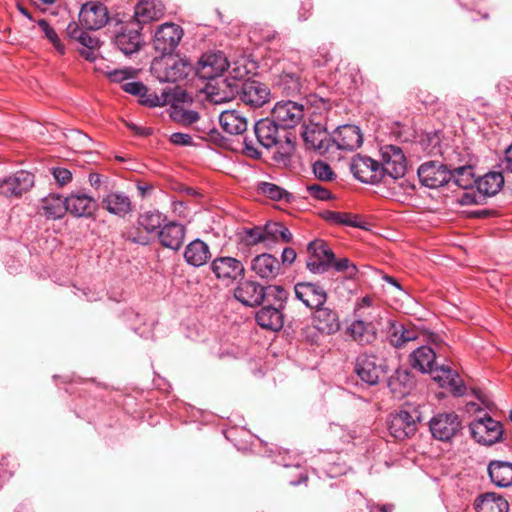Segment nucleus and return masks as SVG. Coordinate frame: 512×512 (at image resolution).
Here are the masks:
<instances>
[{
	"label": "nucleus",
	"mask_w": 512,
	"mask_h": 512,
	"mask_svg": "<svg viewBox=\"0 0 512 512\" xmlns=\"http://www.w3.org/2000/svg\"><path fill=\"white\" fill-rule=\"evenodd\" d=\"M164 14V6L155 0H140L134 7V14L127 20L121 19L120 23L136 25L133 32H140L144 25L157 21Z\"/></svg>",
	"instance_id": "11"
},
{
	"label": "nucleus",
	"mask_w": 512,
	"mask_h": 512,
	"mask_svg": "<svg viewBox=\"0 0 512 512\" xmlns=\"http://www.w3.org/2000/svg\"><path fill=\"white\" fill-rule=\"evenodd\" d=\"M257 143L265 149L275 148L273 159L278 164L287 165L295 151L296 136L282 128L276 121L269 118L258 120L254 124Z\"/></svg>",
	"instance_id": "1"
},
{
	"label": "nucleus",
	"mask_w": 512,
	"mask_h": 512,
	"mask_svg": "<svg viewBox=\"0 0 512 512\" xmlns=\"http://www.w3.org/2000/svg\"><path fill=\"white\" fill-rule=\"evenodd\" d=\"M306 268L313 274H324L331 268L335 254L329 244L322 239L310 241L307 245Z\"/></svg>",
	"instance_id": "7"
},
{
	"label": "nucleus",
	"mask_w": 512,
	"mask_h": 512,
	"mask_svg": "<svg viewBox=\"0 0 512 512\" xmlns=\"http://www.w3.org/2000/svg\"><path fill=\"white\" fill-rule=\"evenodd\" d=\"M387 385L393 396L401 399L408 395L413 388L414 377L408 369L399 368L388 378Z\"/></svg>",
	"instance_id": "33"
},
{
	"label": "nucleus",
	"mask_w": 512,
	"mask_h": 512,
	"mask_svg": "<svg viewBox=\"0 0 512 512\" xmlns=\"http://www.w3.org/2000/svg\"><path fill=\"white\" fill-rule=\"evenodd\" d=\"M351 172L363 183L377 184L383 181L380 162L373 158L357 154L352 158Z\"/></svg>",
	"instance_id": "16"
},
{
	"label": "nucleus",
	"mask_w": 512,
	"mask_h": 512,
	"mask_svg": "<svg viewBox=\"0 0 512 512\" xmlns=\"http://www.w3.org/2000/svg\"><path fill=\"white\" fill-rule=\"evenodd\" d=\"M273 86L286 96L300 94L303 86L301 68L295 63H281L278 72L273 75Z\"/></svg>",
	"instance_id": "6"
},
{
	"label": "nucleus",
	"mask_w": 512,
	"mask_h": 512,
	"mask_svg": "<svg viewBox=\"0 0 512 512\" xmlns=\"http://www.w3.org/2000/svg\"><path fill=\"white\" fill-rule=\"evenodd\" d=\"M230 66V61L222 51L208 52L201 56L196 74L206 80L221 76Z\"/></svg>",
	"instance_id": "15"
},
{
	"label": "nucleus",
	"mask_w": 512,
	"mask_h": 512,
	"mask_svg": "<svg viewBox=\"0 0 512 512\" xmlns=\"http://www.w3.org/2000/svg\"><path fill=\"white\" fill-rule=\"evenodd\" d=\"M257 191L263 196L274 201H280L283 199L289 200L290 197V194L285 189L274 183L266 181L258 183Z\"/></svg>",
	"instance_id": "49"
},
{
	"label": "nucleus",
	"mask_w": 512,
	"mask_h": 512,
	"mask_svg": "<svg viewBox=\"0 0 512 512\" xmlns=\"http://www.w3.org/2000/svg\"><path fill=\"white\" fill-rule=\"evenodd\" d=\"M263 231H265L266 246L278 240L285 243H289L292 240V233L283 223L280 222L266 223L263 226Z\"/></svg>",
	"instance_id": "46"
},
{
	"label": "nucleus",
	"mask_w": 512,
	"mask_h": 512,
	"mask_svg": "<svg viewBox=\"0 0 512 512\" xmlns=\"http://www.w3.org/2000/svg\"><path fill=\"white\" fill-rule=\"evenodd\" d=\"M232 93L235 91L241 102L250 108L257 109L271 101L272 93L269 86L259 80L247 79L240 86H232Z\"/></svg>",
	"instance_id": "4"
},
{
	"label": "nucleus",
	"mask_w": 512,
	"mask_h": 512,
	"mask_svg": "<svg viewBox=\"0 0 512 512\" xmlns=\"http://www.w3.org/2000/svg\"><path fill=\"white\" fill-rule=\"evenodd\" d=\"M210 268L218 280L229 282L242 278L245 272L242 262L230 256L215 258L211 262Z\"/></svg>",
	"instance_id": "20"
},
{
	"label": "nucleus",
	"mask_w": 512,
	"mask_h": 512,
	"mask_svg": "<svg viewBox=\"0 0 512 512\" xmlns=\"http://www.w3.org/2000/svg\"><path fill=\"white\" fill-rule=\"evenodd\" d=\"M411 367L421 373H431L437 366L436 352L429 346L422 345L409 355Z\"/></svg>",
	"instance_id": "34"
},
{
	"label": "nucleus",
	"mask_w": 512,
	"mask_h": 512,
	"mask_svg": "<svg viewBox=\"0 0 512 512\" xmlns=\"http://www.w3.org/2000/svg\"><path fill=\"white\" fill-rule=\"evenodd\" d=\"M185 236L186 227L177 222H169L158 231L161 245L175 251L183 245Z\"/></svg>",
	"instance_id": "29"
},
{
	"label": "nucleus",
	"mask_w": 512,
	"mask_h": 512,
	"mask_svg": "<svg viewBox=\"0 0 512 512\" xmlns=\"http://www.w3.org/2000/svg\"><path fill=\"white\" fill-rule=\"evenodd\" d=\"M265 298L268 304L284 307V303L288 298V292L281 286L278 285H269L264 287Z\"/></svg>",
	"instance_id": "50"
},
{
	"label": "nucleus",
	"mask_w": 512,
	"mask_h": 512,
	"mask_svg": "<svg viewBox=\"0 0 512 512\" xmlns=\"http://www.w3.org/2000/svg\"><path fill=\"white\" fill-rule=\"evenodd\" d=\"M45 37L49 40V42L54 46L60 55L65 54V46L61 43L59 34H45Z\"/></svg>",
	"instance_id": "63"
},
{
	"label": "nucleus",
	"mask_w": 512,
	"mask_h": 512,
	"mask_svg": "<svg viewBox=\"0 0 512 512\" xmlns=\"http://www.w3.org/2000/svg\"><path fill=\"white\" fill-rule=\"evenodd\" d=\"M139 102L147 107H156L165 104L166 100H161L155 93H149L146 88L145 96L139 97Z\"/></svg>",
	"instance_id": "58"
},
{
	"label": "nucleus",
	"mask_w": 512,
	"mask_h": 512,
	"mask_svg": "<svg viewBox=\"0 0 512 512\" xmlns=\"http://www.w3.org/2000/svg\"><path fill=\"white\" fill-rule=\"evenodd\" d=\"M42 214L47 219H60L67 211L66 198L60 195L51 194L42 199Z\"/></svg>",
	"instance_id": "42"
},
{
	"label": "nucleus",
	"mask_w": 512,
	"mask_h": 512,
	"mask_svg": "<svg viewBox=\"0 0 512 512\" xmlns=\"http://www.w3.org/2000/svg\"><path fill=\"white\" fill-rule=\"evenodd\" d=\"M219 123L222 129L231 134L239 135L247 130V119L236 110H226L219 115Z\"/></svg>",
	"instance_id": "39"
},
{
	"label": "nucleus",
	"mask_w": 512,
	"mask_h": 512,
	"mask_svg": "<svg viewBox=\"0 0 512 512\" xmlns=\"http://www.w3.org/2000/svg\"><path fill=\"white\" fill-rule=\"evenodd\" d=\"M420 420L421 414L416 408L401 409L389 415L388 430L395 439L405 440L416 433Z\"/></svg>",
	"instance_id": "5"
},
{
	"label": "nucleus",
	"mask_w": 512,
	"mask_h": 512,
	"mask_svg": "<svg viewBox=\"0 0 512 512\" xmlns=\"http://www.w3.org/2000/svg\"><path fill=\"white\" fill-rule=\"evenodd\" d=\"M324 218L333 224L366 229V222L363 221L360 216L352 213L326 211Z\"/></svg>",
	"instance_id": "45"
},
{
	"label": "nucleus",
	"mask_w": 512,
	"mask_h": 512,
	"mask_svg": "<svg viewBox=\"0 0 512 512\" xmlns=\"http://www.w3.org/2000/svg\"><path fill=\"white\" fill-rule=\"evenodd\" d=\"M417 174L422 185L435 189L451 183L448 161L445 164L428 161L420 165Z\"/></svg>",
	"instance_id": "13"
},
{
	"label": "nucleus",
	"mask_w": 512,
	"mask_h": 512,
	"mask_svg": "<svg viewBox=\"0 0 512 512\" xmlns=\"http://www.w3.org/2000/svg\"><path fill=\"white\" fill-rule=\"evenodd\" d=\"M294 292L295 297L311 309L323 306L327 300L325 289L317 283L299 282L294 286Z\"/></svg>",
	"instance_id": "21"
},
{
	"label": "nucleus",
	"mask_w": 512,
	"mask_h": 512,
	"mask_svg": "<svg viewBox=\"0 0 512 512\" xmlns=\"http://www.w3.org/2000/svg\"><path fill=\"white\" fill-rule=\"evenodd\" d=\"M211 258L209 245L201 239L191 241L184 250V259L190 266L201 267Z\"/></svg>",
	"instance_id": "36"
},
{
	"label": "nucleus",
	"mask_w": 512,
	"mask_h": 512,
	"mask_svg": "<svg viewBox=\"0 0 512 512\" xmlns=\"http://www.w3.org/2000/svg\"><path fill=\"white\" fill-rule=\"evenodd\" d=\"M469 429L473 439L483 445L495 444L503 435L502 424L488 415L472 421Z\"/></svg>",
	"instance_id": "12"
},
{
	"label": "nucleus",
	"mask_w": 512,
	"mask_h": 512,
	"mask_svg": "<svg viewBox=\"0 0 512 512\" xmlns=\"http://www.w3.org/2000/svg\"><path fill=\"white\" fill-rule=\"evenodd\" d=\"M332 146L339 150L353 151L363 143V135L356 125L346 124L339 126L333 133Z\"/></svg>",
	"instance_id": "22"
},
{
	"label": "nucleus",
	"mask_w": 512,
	"mask_h": 512,
	"mask_svg": "<svg viewBox=\"0 0 512 512\" xmlns=\"http://www.w3.org/2000/svg\"><path fill=\"white\" fill-rule=\"evenodd\" d=\"M275 121L285 130L296 127L304 118V105L287 100L277 102L272 109Z\"/></svg>",
	"instance_id": "17"
},
{
	"label": "nucleus",
	"mask_w": 512,
	"mask_h": 512,
	"mask_svg": "<svg viewBox=\"0 0 512 512\" xmlns=\"http://www.w3.org/2000/svg\"><path fill=\"white\" fill-rule=\"evenodd\" d=\"M251 269L260 278L273 280L279 275L281 264L272 254L263 253L253 258Z\"/></svg>",
	"instance_id": "28"
},
{
	"label": "nucleus",
	"mask_w": 512,
	"mask_h": 512,
	"mask_svg": "<svg viewBox=\"0 0 512 512\" xmlns=\"http://www.w3.org/2000/svg\"><path fill=\"white\" fill-rule=\"evenodd\" d=\"M432 379L440 387L449 390L455 396H462L466 392V387L459 374L445 365L436 366L430 373Z\"/></svg>",
	"instance_id": "23"
},
{
	"label": "nucleus",
	"mask_w": 512,
	"mask_h": 512,
	"mask_svg": "<svg viewBox=\"0 0 512 512\" xmlns=\"http://www.w3.org/2000/svg\"><path fill=\"white\" fill-rule=\"evenodd\" d=\"M109 20L107 7L99 1L85 3L79 12V23L88 31L103 28Z\"/></svg>",
	"instance_id": "18"
},
{
	"label": "nucleus",
	"mask_w": 512,
	"mask_h": 512,
	"mask_svg": "<svg viewBox=\"0 0 512 512\" xmlns=\"http://www.w3.org/2000/svg\"><path fill=\"white\" fill-rule=\"evenodd\" d=\"M234 296L245 306H257L264 301V287L255 281L246 280L238 285L234 291Z\"/></svg>",
	"instance_id": "27"
},
{
	"label": "nucleus",
	"mask_w": 512,
	"mask_h": 512,
	"mask_svg": "<svg viewBox=\"0 0 512 512\" xmlns=\"http://www.w3.org/2000/svg\"><path fill=\"white\" fill-rule=\"evenodd\" d=\"M182 34H154V49L161 53V57L172 56V53L179 45Z\"/></svg>",
	"instance_id": "43"
},
{
	"label": "nucleus",
	"mask_w": 512,
	"mask_h": 512,
	"mask_svg": "<svg viewBox=\"0 0 512 512\" xmlns=\"http://www.w3.org/2000/svg\"><path fill=\"white\" fill-rule=\"evenodd\" d=\"M165 216L159 211H145L140 213L137 218V225L147 234H154L162 228Z\"/></svg>",
	"instance_id": "44"
},
{
	"label": "nucleus",
	"mask_w": 512,
	"mask_h": 512,
	"mask_svg": "<svg viewBox=\"0 0 512 512\" xmlns=\"http://www.w3.org/2000/svg\"><path fill=\"white\" fill-rule=\"evenodd\" d=\"M372 299L368 296H365L361 299V301L357 304L355 309L356 317H372L370 312H366V310L371 308Z\"/></svg>",
	"instance_id": "59"
},
{
	"label": "nucleus",
	"mask_w": 512,
	"mask_h": 512,
	"mask_svg": "<svg viewBox=\"0 0 512 512\" xmlns=\"http://www.w3.org/2000/svg\"><path fill=\"white\" fill-rule=\"evenodd\" d=\"M476 512H509L508 501L494 492L479 495L474 501Z\"/></svg>",
	"instance_id": "38"
},
{
	"label": "nucleus",
	"mask_w": 512,
	"mask_h": 512,
	"mask_svg": "<svg viewBox=\"0 0 512 512\" xmlns=\"http://www.w3.org/2000/svg\"><path fill=\"white\" fill-rule=\"evenodd\" d=\"M170 116L173 120L183 124H192L199 119V113L197 111L186 110L178 105H173Z\"/></svg>",
	"instance_id": "52"
},
{
	"label": "nucleus",
	"mask_w": 512,
	"mask_h": 512,
	"mask_svg": "<svg viewBox=\"0 0 512 512\" xmlns=\"http://www.w3.org/2000/svg\"><path fill=\"white\" fill-rule=\"evenodd\" d=\"M432 379L440 387L449 390L455 396H462L466 392V387L459 374L445 365L436 366L430 373Z\"/></svg>",
	"instance_id": "24"
},
{
	"label": "nucleus",
	"mask_w": 512,
	"mask_h": 512,
	"mask_svg": "<svg viewBox=\"0 0 512 512\" xmlns=\"http://www.w3.org/2000/svg\"><path fill=\"white\" fill-rule=\"evenodd\" d=\"M258 69L256 61L247 55H240L230 62L227 69L229 76L234 80H243L250 74H255Z\"/></svg>",
	"instance_id": "41"
},
{
	"label": "nucleus",
	"mask_w": 512,
	"mask_h": 512,
	"mask_svg": "<svg viewBox=\"0 0 512 512\" xmlns=\"http://www.w3.org/2000/svg\"><path fill=\"white\" fill-rule=\"evenodd\" d=\"M129 77H131V73L127 69L114 70L108 74V78L112 82H122L123 80H126Z\"/></svg>",
	"instance_id": "62"
},
{
	"label": "nucleus",
	"mask_w": 512,
	"mask_h": 512,
	"mask_svg": "<svg viewBox=\"0 0 512 512\" xmlns=\"http://www.w3.org/2000/svg\"><path fill=\"white\" fill-rule=\"evenodd\" d=\"M389 331L388 338L392 346L402 348L407 343L415 341L419 338L420 332L414 326H406L399 322L392 320L388 321Z\"/></svg>",
	"instance_id": "30"
},
{
	"label": "nucleus",
	"mask_w": 512,
	"mask_h": 512,
	"mask_svg": "<svg viewBox=\"0 0 512 512\" xmlns=\"http://www.w3.org/2000/svg\"><path fill=\"white\" fill-rule=\"evenodd\" d=\"M331 268L336 272L343 273L348 279L355 278L358 273L357 266L346 257L340 259L335 258L331 263Z\"/></svg>",
	"instance_id": "53"
},
{
	"label": "nucleus",
	"mask_w": 512,
	"mask_h": 512,
	"mask_svg": "<svg viewBox=\"0 0 512 512\" xmlns=\"http://www.w3.org/2000/svg\"><path fill=\"white\" fill-rule=\"evenodd\" d=\"M429 428L435 439L446 442L460 432L462 424L459 416L454 412L439 413L431 418Z\"/></svg>",
	"instance_id": "14"
},
{
	"label": "nucleus",
	"mask_w": 512,
	"mask_h": 512,
	"mask_svg": "<svg viewBox=\"0 0 512 512\" xmlns=\"http://www.w3.org/2000/svg\"><path fill=\"white\" fill-rule=\"evenodd\" d=\"M191 136L189 134L176 132L171 135V141L177 145H187L191 143Z\"/></svg>",
	"instance_id": "64"
},
{
	"label": "nucleus",
	"mask_w": 512,
	"mask_h": 512,
	"mask_svg": "<svg viewBox=\"0 0 512 512\" xmlns=\"http://www.w3.org/2000/svg\"><path fill=\"white\" fill-rule=\"evenodd\" d=\"M297 257L296 251L291 247H286L283 249L281 254V260L283 265H292Z\"/></svg>",
	"instance_id": "61"
},
{
	"label": "nucleus",
	"mask_w": 512,
	"mask_h": 512,
	"mask_svg": "<svg viewBox=\"0 0 512 512\" xmlns=\"http://www.w3.org/2000/svg\"><path fill=\"white\" fill-rule=\"evenodd\" d=\"M113 42L125 55H131L140 50L144 40L142 34H114Z\"/></svg>",
	"instance_id": "47"
},
{
	"label": "nucleus",
	"mask_w": 512,
	"mask_h": 512,
	"mask_svg": "<svg viewBox=\"0 0 512 512\" xmlns=\"http://www.w3.org/2000/svg\"><path fill=\"white\" fill-rule=\"evenodd\" d=\"M312 322L314 328L324 335H332L340 330L338 313L328 307H318L313 313Z\"/></svg>",
	"instance_id": "26"
},
{
	"label": "nucleus",
	"mask_w": 512,
	"mask_h": 512,
	"mask_svg": "<svg viewBox=\"0 0 512 512\" xmlns=\"http://www.w3.org/2000/svg\"><path fill=\"white\" fill-rule=\"evenodd\" d=\"M313 173L320 181H332L336 177L331 166L321 160H318L313 164Z\"/></svg>",
	"instance_id": "54"
},
{
	"label": "nucleus",
	"mask_w": 512,
	"mask_h": 512,
	"mask_svg": "<svg viewBox=\"0 0 512 512\" xmlns=\"http://www.w3.org/2000/svg\"><path fill=\"white\" fill-rule=\"evenodd\" d=\"M382 179L386 176L399 179L405 175L407 160L403 150L396 145H385L380 149Z\"/></svg>",
	"instance_id": "8"
},
{
	"label": "nucleus",
	"mask_w": 512,
	"mask_h": 512,
	"mask_svg": "<svg viewBox=\"0 0 512 512\" xmlns=\"http://www.w3.org/2000/svg\"><path fill=\"white\" fill-rule=\"evenodd\" d=\"M75 39L83 46L79 50L81 56L90 62H94L98 57L97 50L101 46L100 39L92 34H78Z\"/></svg>",
	"instance_id": "48"
},
{
	"label": "nucleus",
	"mask_w": 512,
	"mask_h": 512,
	"mask_svg": "<svg viewBox=\"0 0 512 512\" xmlns=\"http://www.w3.org/2000/svg\"><path fill=\"white\" fill-rule=\"evenodd\" d=\"M122 89L134 96L143 97L146 93V86L139 81L127 82L122 85Z\"/></svg>",
	"instance_id": "56"
},
{
	"label": "nucleus",
	"mask_w": 512,
	"mask_h": 512,
	"mask_svg": "<svg viewBox=\"0 0 512 512\" xmlns=\"http://www.w3.org/2000/svg\"><path fill=\"white\" fill-rule=\"evenodd\" d=\"M377 329L373 317H356L348 327L347 333L359 344H370L376 340Z\"/></svg>",
	"instance_id": "25"
},
{
	"label": "nucleus",
	"mask_w": 512,
	"mask_h": 512,
	"mask_svg": "<svg viewBox=\"0 0 512 512\" xmlns=\"http://www.w3.org/2000/svg\"><path fill=\"white\" fill-rule=\"evenodd\" d=\"M243 144V152L246 156L253 159H259L261 157V152L258 150L252 140L245 138Z\"/></svg>",
	"instance_id": "60"
},
{
	"label": "nucleus",
	"mask_w": 512,
	"mask_h": 512,
	"mask_svg": "<svg viewBox=\"0 0 512 512\" xmlns=\"http://www.w3.org/2000/svg\"><path fill=\"white\" fill-rule=\"evenodd\" d=\"M310 197L316 200H329L332 198L331 192L320 184H311L306 187Z\"/></svg>",
	"instance_id": "55"
},
{
	"label": "nucleus",
	"mask_w": 512,
	"mask_h": 512,
	"mask_svg": "<svg viewBox=\"0 0 512 512\" xmlns=\"http://www.w3.org/2000/svg\"><path fill=\"white\" fill-rule=\"evenodd\" d=\"M240 240L247 246H254L259 243H265V231L263 227L255 226L252 228H244L240 234Z\"/></svg>",
	"instance_id": "51"
},
{
	"label": "nucleus",
	"mask_w": 512,
	"mask_h": 512,
	"mask_svg": "<svg viewBox=\"0 0 512 512\" xmlns=\"http://www.w3.org/2000/svg\"><path fill=\"white\" fill-rule=\"evenodd\" d=\"M358 377L369 385H376L387 373V365L383 358L373 354L358 356L355 366Z\"/></svg>",
	"instance_id": "10"
},
{
	"label": "nucleus",
	"mask_w": 512,
	"mask_h": 512,
	"mask_svg": "<svg viewBox=\"0 0 512 512\" xmlns=\"http://www.w3.org/2000/svg\"><path fill=\"white\" fill-rule=\"evenodd\" d=\"M489 477L496 486L512 485V464L505 461H492L488 465Z\"/></svg>",
	"instance_id": "40"
},
{
	"label": "nucleus",
	"mask_w": 512,
	"mask_h": 512,
	"mask_svg": "<svg viewBox=\"0 0 512 512\" xmlns=\"http://www.w3.org/2000/svg\"><path fill=\"white\" fill-rule=\"evenodd\" d=\"M191 64L177 56L158 57L151 63V72L160 82H178L185 79Z\"/></svg>",
	"instance_id": "3"
},
{
	"label": "nucleus",
	"mask_w": 512,
	"mask_h": 512,
	"mask_svg": "<svg viewBox=\"0 0 512 512\" xmlns=\"http://www.w3.org/2000/svg\"><path fill=\"white\" fill-rule=\"evenodd\" d=\"M461 153L453 150L445 160L451 173V182L464 190H473L476 183L474 168L467 161L460 158Z\"/></svg>",
	"instance_id": "9"
},
{
	"label": "nucleus",
	"mask_w": 512,
	"mask_h": 512,
	"mask_svg": "<svg viewBox=\"0 0 512 512\" xmlns=\"http://www.w3.org/2000/svg\"><path fill=\"white\" fill-rule=\"evenodd\" d=\"M305 146L309 150H313L321 155L326 154L331 146L332 139L327 132L319 126L312 128L306 127L302 133Z\"/></svg>",
	"instance_id": "31"
},
{
	"label": "nucleus",
	"mask_w": 512,
	"mask_h": 512,
	"mask_svg": "<svg viewBox=\"0 0 512 512\" xmlns=\"http://www.w3.org/2000/svg\"><path fill=\"white\" fill-rule=\"evenodd\" d=\"M504 185L501 172H488L476 179V190L464 192L459 198L461 205L482 204L487 197L496 195Z\"/></svg>",
	"instance_id": "2"
},
{
	"label": "nucleus",
	"mask_w": 512,
	"mask_h": 512,
	"mask_svg": "<svg viewBox=\"0 0 512 512\" xmlns=\"http://www.w3.org/2000/svg\"><path fill=\"white\" fill-rule=\"evenodd\" d=\"M282 307L274 306L271 304L264 305L256 313V322L262 328L279 331L284 324V315L282 313Z\"/></svg>",
	"instance_id": "35"
},
{
	"label": "nucleus",
	"mask_w": 512,
	"mask_h": 512,
	"mask_svg": "<svg viewBox=\"0 0 512 512\" xmlns=\"http://www.w3.org/2000/svg\"><path fill=\"white\" fill-rule=\"evenodd\" d=\"M67 211L76 217H91L97 209L95 199L83 193L66 197Z\"/></svg>",
	"instance_id": "32"
},
{
	"label": "nucleus",
	"mask_w": 512,
	"mask_h": 512,
	"mask_svg": "<svg viewBox=\"0 0 512 512\" xmlns=\"http://www.w3.org/2000/svg\"><path fill=\"white\" fill-rule=\"evenodd\" d=\"M52 174L56 182L61 186L72 180V173L66 168L56 167L53 169Z\"/></svg>",
	"instance_id": "57"
},
{
	"label": "nucleus",
	"mask_w": 512,
	"mask_h": 512,
	"mask_svg": "<svg viewBox=\"0 0 512 512\" xmlns=\"http://www.w3.org/2000/svg\"><path fill=\"white\" fill-rule=\"evenodd\" d=\"M34 185V175L20 170L0 180V193L6 197H20Z\"/></svg>",
	"instance_id": "19"
},
{
	"label": "nucleus",
	"mask_w": 512,
	"mask_h": 512,
	"mask_svg": "<svg viewBox=\"0 0 512 512\" xmlns=\"http://www.w3.org/2000/svg\"><path fill=\"white\" fill-rule=\"evenodd\" d=\"M103 208L110 214L125 217L132 211V202L124 192H110L102 199Z\"/></svg>",
	"instance_id": "37"
}]
</instances>
